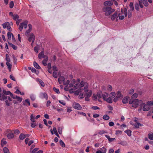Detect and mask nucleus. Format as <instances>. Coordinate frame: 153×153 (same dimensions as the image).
<instances>
[{
	"mask_svg": "<svg viewBox=\"0 0 153 153\" xmlns=\"http://www.w3.org/2000/svg\"><path fill=\"white\" fill-rule=\"evenodd\" d=\"M102 11L105 12L106 16H108L115 11L114 9H112L111 7H104L102 9Z\"/></svg>",
	"mask_w": 153,
	"mask_h": 153,
	"instance_id": "nucleus-1",
	"label": "nucleus"
},
{
	"mask_svg": "<svg viewBox=\"0 0 153 153\" xmlns=\"http://www.w3.org/2000/svg\"><path fill=\"white\" fill-rule=\"evenodd\" d=\"M28 23V21L27 20L25 21L24 22L21 23L19 26V29L20 30L23 29V28H26L27 27V24Z\"/></svg>",
	"mask_w": 153,
	"mask_h": 153,
	"instance_id": "nucleus-2",
	"label": "nucleus"
},
{
	"mask_svg": "<svg viewBox=\"0 0 153 153\" xmlns=\"http://www.w3.org/2000/svg\"><path fill=\"white\" fill-rule=\"evenodd\" d=\"M2 26L4 29L7 28V29L9 31H11V28L10 27V24L8 22H5L2 24Z\"/></svg>",
	"mask_w": 153,
	"mask_h": 153,
	"instance_id": "nucleus-3",
	"label": "nucleus"
},
{
	"mask_svg": "<svg viewBox=\"0 0 153 153\" xmlns=\"http://www.w3.org/2000/svg\"><path fill=\"white\" fill-rule=\"evenodd\" d=\"M35 37L34 34L33 33H31L30 34L28 40L30 42H32V43H33L35 40Z\"/></svg>",
	"mask_w": 153,
	"mask_h": 153,
	"instance_id": "nucleus-4",
	"label": "nucleus"
},
{
	"mask_svg": "<svg viewBox=\"0 0 153 153\" xmlns=\"http://www.w3.org/2000/svg\"><path fill=\"white\" fill-rule=\"evenodd\" d=\"M73 106L75 109L80 110L82 109V107L81 105L78 103L74 102L73 104Z\"/></svg>",
	"mask_w": 153,
	"mask_h": 153,
	"instance_id": "nucleus-5",
	"label": "nucleus"
},
{
	"mask_svg": "<svg viewBox=\"0 0 153 153\" xmlns=\"http://www.w3.org/2000/svg\"><path fill=\"white\" fill-rule=\"evenodd\" d=\"M7 96L4 95L1 93V88H0V100L1 101H3L7 99Z\"/></svg>",
	"mask_w": 153,
	"mask_h": 153,
	"instance_id": "nucleus-6",
	"label": "nucleus"
},
{
	"mask_svg": "<svg viewBox=\"0 0 153 153\" xmlns=\"http://www.w3.org/2000/svg\"><path fill=\"white\" fill-rule=\"evenodd\" d=\"M143 105H144L143 108V111H147L149 110L150 107H149L147 104H146L145 103H143L141 104V107H142Z\"/></svg>",
	"mask_w": 153,
	"mask_h": 153,
	"instance_id": "nucleus-7",
	"label": "nucleus"
},
{
	"mask_svg": "<svg viewBox=\"0 0 153 153\" xmlns=\"http://www.w3.org/2000/svg\"><path fill=\"white\" fill-rule=\"evenodd\" d=\"M39 97L41 99L45 98L46 100H47L48 98V95L46 93L44 92L40 93L39 94Z\"/></svg>",
	"mask_w": 153,
	"mask_h": 153,
	"instance_id": "nucleus-8",
	"label": "nucleus"
},
{
	"mask_svg": "<svg viewBox=\"0 0 153 153\" xmlns=\"http://www.w3.org/2000/svg\"><path fill=\"white\" fill-rule=\"evenodd\" d=\"M139 105V100L137 99H135L134 100V102L132 105V107L136 108Z\"/></svg>",
	"mask_w": 153,
	"mask_h": 153,
	"instance_id": "nucleus-9",
	"label": "nucleus"
},
{
	"mask_svg": "<svg viewBox=\"0 0 153 153\" xmlns=\"http://www.w3.org/2000/svg\"><path fill=\"white\" fill-rule=\"evenodd\" d=\"M113 4L112 2L109 1H105L104 3V4L105 7H111Z\"/></svg>",
	"mask_w": 153,
	"mask_h": 153,
	"instance_id": "nucleus-10",
	"label": "nucleus"
},
{
	"mask_svg": "<svg viewBox=\"0 0 153 153\" xmlns=\"http://www.w3.org/2000/svg\"><path fill=\"white\" fill-rule=\"evenodd\" d=\"M7 136L8 139H10L13 138L14 137L13 133L11 132L8 133Z\"/></svg>",
	"mask_w": 153,
	"mask_h": 153,
	"instance_id": "nucleus-11",
	"label": "nucleus"
},
{
	"mask_svg": "<svg viewBox=\"0 0 153 153\" xmlns=\"http://www.w3.org/2000/svg\"><path fill=\"white\" fill-rule=\"evenodd\" d=\"M65 79L63 76H60L58 78V81L59 84H61L62 82L65 81Z\"/></svg>",
	"mask_w": 153,
	"mask_h": 153,
	"instance_id": "nucleus-12",
	"label": "nucleus"
},
{
	"mask_svg": "<svg viewBox=\"0 0 153 153\" xmlns=\"http://www.w3.org/2000/svg\"><path fill=\"white\" fill-rule=\"evenodd\" d=\"M108 96V94L106 92H104L102 94V97L104 100H105L107 99Z\"/></svg>",
	"mask_w": 153,
	"mask_h": 153,
	"instance_id": "nucleus-13",
	"label": "nucleus"
},
{
	"mask_svg": "<svg viewBox=\"0 0 153 153\" xmlns=\"http://www.w3.org/2000/svg\"><path fill=\"white\" fill-rule=\"evenodd\" d=\"M70 81H69V80H67L66 82H65V81L64 82H63V84L64 85H67L66 86H65V88H64V90H65V91H68L67 90H66V88L68 87V85L70 83Z\"/></svg>",
	"mask_w": 153,
	"mask_h": 153,
	"instance_id": "nucleus-14",
	"label": "nucleus"
},
{
	"mask_svg": "<svg viewBox=\"0 0 153 153\" xmlns=\"http://www.w3.org/2000/svg\"><path fill=\"white\" fill-rule=\"evenodd\" d=\"M117 12H115L112 15L111 19L112 21L114 20L117 17Z\"/></svg>",
	"mask_w": 153,
	"mask_h": 153,
	"instance_id": "nucleus-15",
	"label": "nucleus"
},
{
	"mask_svg": "<svg viewBox=\"0 0 153 153\" xmlns=\"http://www.w3.org/2000/svg\"><path fill=\"white\" fill-rule=\"evenodd\" d=\"M133 125L135 126V128H138L139 127V126H142L143 125L139 123L138 122H137V123H135L134 124H133Z\"/></svg>",
	"mask_w": 153,
	"mask_h": 153,
	"instance_id": "nucleus-16",
	"label": "nucleus"
},
{
	"mask_svg": "<svg viewBox=\"0 0 153 153\" xmlns=\"http://www.w3.org/2000/svg\"><path fill=\"white\" fill-rule=\"evenodd\" d=\"M33 65L34 67L36 68L39 69L41 68L39 66V65L38 64V63L34 61L33 62Z\"/></svg>",
	"mask_w": 153,
	"mask_h": 153,
	"instance_id": "nucleus-17",
	"label": "nucleus"
},
{
	"mask_svg": "<svg viewBox=\"0 0 153 153\" xmlns=\"http://www.w3.org/2000/svg\"><path fill=\"white\" fill-rule=\"evenodd\" d=\"M118 144L123 146H125L127 145V143L126 141H120L119 142Z\"/></svg>",
	"mask_w": 153,
	"mask_h": 153,
	"instance_id": "nucleus-18",
	"label": "nucleus"
},
{
	"mask_svg": "<svg viewBox=\"0 0 153 153\" xmlns=\"http://www.w3.org/2000/svg\"><path fill=\"white\" fill-rule=\"evenodd\" d=\"M78 87H79L78 84H76L74 85V87L73 88H71V91H72V92H73L74 90H75L76 89H77L78 88Z\"/></svg>",
	"mask_w": 153,
	"mask_h": 153,
	"instance_id": "nucleus-19",
	"label": "nucleus"
},
{
	"mask_svg": "<svg viewBox=\"0 0 153 153\" xmlns=\"http://www.w3.org/2000/svg\"><path fill=\"white\" fill-rule=\"evenodd\" d=\"M76 83V80L75 79H73L71 82V83L69 84V87L71 88L73 87L74 86V84Z\"/></svg>",
	"mask_w": 153,
	"mask_h": 153,
	"instance_id": "nucleus-20",
	"label": "nucleus"
},
{
	"mask_svg": "<svg viewBox=\"0 0 153 153\" xmlns=\"http://www.w3.org/2000/svg\"><path fill=\"white\" fill-rule=\"evenodd\" d=\"M8 44L11 47H12V48L14 50H16L17 49V46L13 44L12 43L8 42Z\"/></svg>",
	"mask_w": 153,
	"mask_h": 153,
	"instance_id": "nucleus-21",
	"label": "nucleus"
},
{
	"mask_svg": "<svg viewBox=\"0 0 153 153\" xmlns=\"http://www.w3.org/2000/svg\"><path fill=\"white\" fill-rule=\"evenodd\" d=\"M105 100L108 103H111L113 102L112 98L111 97H109L107 98Z\"/></svg>",
	"mask_w": 153,
	"mask_h": 153,
	"instance_id": "nucleus-22",
	"label": "nucleus"
},
{
	"mask_svg": "<svg viewBox=\"0 0 153 153\" xmlns=\"http://www.w3.org/2000/svg\"><path fill=\"white\" fill-rule=\"evenodd\" d=\"M88 92L86 93L85 95L86 96L90 97L92 94V91L91 90H90Z\"/></svg>",
	"mask_w": 153,
	"mask_h": 153,
	"instance_id": "nucleus-23",
	"label": "nucleus"
},
{
	"mask_svg": "<svg viewBox=\"0 0 153 153\" xmlns=\"http://www.w3.org/2000/svg\"><path fill=\"white\" fill-rule=\"evenodd\" d=\"M3 94L6 95H10L11 92L9 91H6L5 90H3Z\"/></svg>",
	"mask_w": 153,
	"mask_h": 153,
	"instance_id": "nucleus-24",
	"label": "nucleus"
},
{
	"mask_svg": "<svg viewBox=\"0 0 153 153\" xmlns=\"http://www.w3.org/2000/svg\"><path fill=\"white\" fill-rule=\"evenodd\" d=\"M122 102L123 103L126 104L128 102V98L126 97L124 98L123 99Z\"/></svg>",
	"mask_w": 153,
	"mask_h": 153,
	"instance_id": "nucleus-25",
	"label": "nucleus"
},
{
	"mask_svg": "<svg viewBox=\"0 0 153 153\" xmlns=\"http://www.w3.org/2000/svg\"><path fill=\"white\" fill-rule=\"evenodd\" d=\"M19 137L20 139L23 140L26 137V136H25V135L23 134H21L19 135Z\"/></svg>",
	"mask_w": 153,
	"mask_h": 153,
	"instance_id": "nucleus-26",
	"label": "nucleus"
},
{
	"mask_svg": "<svg viewBox=\"0 0 153 153\" xmlns=\"http://www.w3.org/2000/svg\"><path fill=\"white\" fill-rule=\"evenodd\" d=\"M132 11L131 10H128V18H131L132 15Z\"/></svg>",
	"mask_w": 153,
	"mask_h": 153,
	"instance_id": "nucleus-27",
	"label": "nucleus"
},
{
	"mask_svg": "<svg viewBox=\"0 0 153 153\" xmlns=\"http://www.w3.org/2000/svg\"><path fill=\"white\" fill-rule=\"evenodd\" d=\"M43 51H42L40 53H39V54L38 55V57L39 59H42V58L43 56Z\"/></svg>",
	"mask_w": 153,
	"mask_h": 153,
	"instance_id": "nucleus-28",
	"label": "nucleus"
},
{
	"mask_svg": "<svg viewBox=\"0 0 153 153\" xmlns=\"http://www.w3.org/2000/svg\"><path fill=\"white\" fill-rule=\"evenodd\" d=\"M6 64L8 68L9 69L10 71L11 69L12 65L11 64L9 63V62H6Z\"/></svg>",
	"mask_w": 153,
	"mask_h": 153,
	"instance_id": "nucleus-29",
	"label": "nucleus"
},
{
	"mask_svg": "<svg viewBox=\"0 0 153 153\" xmlns=\"http://www.w3.org/2000/svg\"><path fill=\"white\" fill-rule=\"evenodd\" d=\"M141 1L145 6L147 7L148 5L149 4L146 0H141Z\"/></svg>",
	"mask_w": 153,
	"mask_h": 153,
	"instance_id": "nucleus-30",
	"label": "nucleus"
},
{
	"mask_svg": "<svg viewBox=\"0 0 153 153\" xmlns=\"http://www.w3.org/2000/svg\"><path fill=\"white\" fill-rule=\"evenodd\" d=\"M102 151V153H106V149L104 147H103L102 148L100 149V150Z\"/></svg>",
	"mask_w": 153,
	"mask_h": 153,
	"instance_id": "nucleus-31",
	"label": "nucleus"
},
{
	"mask_svg": "<svg viewBox=\"0 0 153 153\" xmlns=\"http://www.w3.org/2000/svg\"><path fill=\"white\" fill-rule=\"evenodd\" d=\"M102 93L101 91H99L97 92V97L99 98H100L102 97Z\"/></svg>",
	"mask_w": 153,
	"mask_h": 153,
	"instance_id": "nucleus-32",
	"label": "nucleus"
},
{
	"mask_svg": "<svg viewBox=\"0 0 153 153\" xmlns=\"http://www.w3.org/2000/svg\"><path fill=\"white\" fill-rule=\"evenodd\" d=\"M7 143V142L4 140L3 139L1 141V146H4Z\"/></svg>",
	"mask_w": 153,
	"mask_h": 153,
	"instance_id": "nucleus-33",
	"label": "nucleus"
},
{
	"mask_svg": "<svg viewBox=\"0 0 153 153\" xmlns=\"http://www.w3.org/2000/svg\"><path fill=\"white\" fill-rule=\"evenodd\" d=\"M48 60V59H47V58L46 59H44L42 60V64L44 66H45L47 65V62Z\"/></svg>",
	"mask_w": 153,
	"mask_h": 153,
	"instance_id": "nucleus-34",
	"label": "nucleus"
},
{
	"mask_svg": "<svg viewBox=\"0 0 153 153\" xmlns=\"http://www.w3.org/2000/svg\"><path fill=\"white\" fill-rule=\"evenodd\" d=\"M3 151L4 153H9V149L6 147L3 148Z\"/></svg>",
	"mask_w": 153,
	"mask_h": 153,
	"instance_id": "nucleus-35",
	"label": "nucleus"
},
{
	"mask_svg": "<svg viewBox=\"0 0 153 153\" xmlns=\"http://www.w3.org/2000/svg\"><path fill=\"white\" fill-rule=\"evenodd\" d=\"M12 17L14 20H16L19 18V16L17 14H16L14 15Z\"/></svg>",
	"mask_w": 153,
	"mask_h": 153,
	"instance_id": "nucleus-36",
	"label": "nucleus"
},
{
	"mask_svg": "<svg viewBox=\"0 0 153 153\" xmlns=\"http://www.w3.org/2000/svg\"><path fill=\"white\" fill-rule=\"evenodd\" d=\"M122 96V95L121 94L120 92V91H118L116 97L119 98H120Z\"/></svg>",
	"mask_w": 153,
	"mask_h": 153,
	"instance_id": "nucleus-37",
	"label": "nucleus"
},
{
	"mask_svg": "<svg viewBox=\"0 0 153 153\" xmlns=\"http://www.w3.org/2000/svg\"><path fill=\"white\" fill-rule=\"evenodd\" d=\"M125 132L127 134L128 136H130L131 135V131L129 130H127L125 131Z\"/></svg>",
	"mask_w": 153,
	"mask_h": 153,
	"instance_id": "nucleus-38",
	"label": "nucleus"
},
{
	"mask_svg": "<svg viewBox=\"0 0 153 153\" xmlns=\"http://www.w3.org/2000/svg\"><path fill=\"white\" fill-rule=\"evenodd\" d=\"M138 94L136 93H134L131 96V98L133 99H135L137 97Z\"/></svg>",
	"mask_w": 153,
	"mask_h": 153,
	"instance_id": "nucleus-39",
	"label": "nucleus"
},
{
	"mask_svg": "<svg viewBox=\"0 0 153 153\" xmlns=\"http://www.w3.org/2000/svg\"><path fill=\"white\" fill-rule=\"evenodd\" d=\"M30 97L32 100L34 101L35 100L36 98L35 96L33 94H31L30 96Z\"/></svg>",
	"mask_w": 153,
	"mask_h": 153,
	"instance_id": "nucleus-40",
	"label": "nucleus"
},
{
	"mask_svg": "<svg viewBox=\"0 0 153 153\" xmlns=\"http://www.w3.org/2000/svg\"><path fill=\"white\" fill-rule=\"evenodd\" d=\"M129 7L131 9V10L133 11L134 10V7L133 6V3L132 2H131L129 4Z\"/></svg>",
	"mask_w": 153,
	"mask_h": 153,
	"instance_id": "nucleus-41",
	"label": "nucleus"
},
{
	"mask_svg": "<svg viewBox=\"0 0 153 153\" xmlns=\"http://www.w3.org/2000/svg\"><path fill=\"white\" fill-rule=\"evenodd\" d=\"M6 60L7 61V62H10V60L9 56L8 54H6Z\"/></svg>",
	"mask_w": 153,
	"mask_h": 153,
	"instance_id": "nucleus-42",
	"label": "nucleus"
},
{
	"mask_svg": "<svg viewBox=\"0 0 153 153\" xmlns=\"http://www.w3.org/2000/svg\"><path fill=\"white\" fill-rule=\"evenodd\" d=\"M59 143L62 147H65V143L62 140H59Z\"/></svg>",
	"mask_w": 153,
	"mask_h": 153,
	"instance_id": "nucleus-43",
	"label": "nucleus"
},
{
	"mask_svg": "<svg viewBox=\"0 0 153 153\" xmlns=\"http://www.w3.org/2000/svg\"><path fill=\"white\" fill-rule=\"evenodd\" d=\"M11 34L12 35H13V34L10 32H8L7 33L8 38L9 40L11 39Z\"/></svg>",
	"mask_w": 153,
	"mask_h": 153,
	"instance_id": "nucleus-44",
	"label": "nucleus"
},
{
	"mask_svg": "<svg viewBox=\"0 0 153 153\" xmlns=\"http://www.w3.org/2000/svg\"><path fill=\"white\" fill-rule=\"evenodd\" d=\"M30 120L32 122L34 123L35 122V117H34L33 116V114H31L30 115Z\"/></svg>",
	"mask_w": 153,
	"mask_h": 153,
	"instance_id": "nucleus-45",
	"label": "nucleus"
},
{
	"mask_svg": "<svg viewBox=\"0 0 153 153\" xmlns=\"http://www.w3.org/2000/svg\"><path fill=\"white\" fill-rule=\"evenodd\" d=\"M148 138L151 140H153V133L149 134H148Z\"/></svg>",
	"mask_w": 153,
	"mask_h": 153,
	"instance_id": "nucleus-46",
	"label": "nucleus"
},
{
	"mask_svg": "<svg viewBox=\"0 0 153 153\" xmlns=\"http://www.w3.org/2000/svg\"><path fill=\"white\" fill-rule=\"evenodd\" d=\"M16 99H17V100L19 102H21L22 100V97H19V96H16Z\"/></svg>",
	"mask_w": 153,
	"mask_h": 153,
	"instance_id": "nucleus-47",
	"label": "nucleus"
},
{
	"mask_svg": "<svg viewBox=\"0 0 153 153\" xmlns=\"http://www.w3.org/2000/svg\"><path fill=\"white\" fill-rule=\"evenodd\" d=\"M58 131L59 134H62V127H59L58 128Z\"/></svg>",
	"mask_w": 153,
	"mask_h": 153,
	"instance_id": "nucleus-48",
	"label": "nucleus"
},
{
	"mask_svg": "<svg viewBox=\"0 0 153 153\" xmlns=\"http://www.w3.org/2000/svg\"><path fill=\"white\" fill-rule=\"evenodd\" d=\"M110 117L109 116H108L106 115H105L103 116V119L107 120L109 119Z\"/></svg>",
	"mask_w": 153,
	"mask_h": 153,
	"instance_id": "nucleus-49",
	"label": "nucleus"
},
{
	"mask_svg": "<svg viewBox=\"0 0 153 153\" xmlns=\"http://www.w3.org/2000/svg\"><path fill=\"white\" fill-rule=\"evenodd\" d=\"M53 76L56 78L57 77V73L56 71H54L53 72Z\"/></svg>",
	"mask_w": 153,
	"mask_h": 153,
	"instance_id": "nucleus-50",
	"label": "nucleus"
},
{
	"mask_svg": "<svg viewBox=\"0 0 153 153\" xmlns=\"http://www.w3.org/2000/svg\"><path fill=\"white\" fill-rule=\"evenodd\" d=\"M107 133V132L104 130H102L98 132V134L100 135H102L103 134Z\"/></svg>",
	"mask_w": 153,
	"mask_h": 153,
	"instance_id": "nucleus-51",
	"label": "nucleus"
},
{
	"mask_svg": "<svg viewBox=\"0 0 153 153\" xmlns=\"http://www.w3.org/2000/svg\"><path fill=\"white\" fill-rule=\"evenodd\" d=\"M139 5L137 3H135V9L137 10L138 11L139 9Z\"/></svg>",
	"mask_w": 153,
	"mask_h": 153,
	"instance_id": "nucleus-52",
	"label": "nucleus"
},
{
	"mask_svg": "<svg viewBox=\"0 0 153 153\" xmlns=\"http://www.w3.org/2000/svg\"><path fill=\"white\" fill-rule=\"evenodd\" d=\"M14 6V3L13 1H11L9 4V7L10 8H13Z\"/></svg>",
	"mask_w": 153,
	"mask_h": 153,
	"instance_id": "nucleus-53",
	"label": "nucleus"
},
{
	"mask_svg": "<svg viewBox=\"0 0 153 153\" xmlns=\"http://www.w3.org/2000/svg\"><path fill=\"white\" fill-rule=\"evenodd\" d=\"M146 104L148 105L149 107L153 105L152 102V101H149L147 102Z\"/></svg>",
	"mask_w": 153,
	"mask_h": 153,
	"instance_id": "nucleus-54",
	"label": "nucleus"
},
{
	"mask_svg": "<svg viewBox=\"0 0 153 153\" xmlns=\"http://www.w3.org/2000/svg\"><path fill=\"white\" fill-rule=\"evenodd\" d=\"M53 91L57 94H59L60 92L59 91V89L58 88H56L55 87L53 88Z\"/></svg>",
	"mask_w": 153,
	"mask_h": 153,
	"instance_id": "nucleus-55",
	"label": "nucleus"
},
{
	"mask_svg": "<svg viewBox=\"0 0 153 153\" xmlns=\"http://www.w3.org/2000/svg\"><path fill=\"white\" fill-rule=\"evenodd\" d=\"M83 90H84V91L85 93L88 91V86H85V87L84 88Z\"/></svg>",
	"mask_w": 153,
	"mask_h": 153,
	"instance_id": "nucleus-56",
	"label": "nucleus"
},
{
	"mask_svg": "<svg viewBox=\"0 0 153 153\" xmlns=\"http://www.w3.org/2000/svg\"><path fill=\"white\" fill-rule=\"evenodd\" d=\"M31 71L33 72H34L36 74H37L36 71L38 73L39 72V71L38 70H36L34 68H31Z\"/></svg>",
	"mask_w": 153,
	"mask_h": 153,
	"instance_id": "nucleus-57",
	"label": "nucleus"
},
{
	"mask_svg": "<svg viewBox=\"0 0 153 153\" xmlns=\"http://www.w3.org/2000/svg\"><path fill=\"white\" fill-rule=\"evenodd\" d=\"M91 108L94 110L100 109L99 108L98 106H93Z\"/></svg>",
	"mask_w": 153,
	"mask_h": 153,
	"instance_id": "nucleus-58",
	"label": "nucleus"
},
{
	"mask_svg": "<svg viewBox=\"0 0 153 153\" xmlns=\"http://www.w3.org/2000/svg\"><path fill=\"white\" fill-rule=\"evenodd\" d=\"M38 149V148H35L32 150L31 153H36V152H37Z\"/></svg>",
	"mask_w": 153,
	"mask_h": 153,
	"instance_id": "nucleus-59",
	"label": "nucleus"
},
{
	"mask_svg": "<svg viewBox=\"0 0 153 153\" xmlns=\"http://www.w3.org/2000/svg\"><path fill=\"white\" fill-rule=\"evenodd\" d=\"M85 82L83 81H81L80 83V86L81 87H82L84 86L85 85Z\"/></svg>",
	"mask_w": 153,
	"mask_h": 153,
	"instance_id": "nucleus-60",
	"label": "nucleus"
},
{
	"mask_svg": "<svg viewBox=\"0 0 153 153\" xmlns=\"http://www.w3.org/2000/svg\"><path fill=\"white\" fill-rule=\"evenodd\" d=\"M118 17H119V19L120 20L123 19L124 18V16H120V14H118Z\"/></svg>",
	"mask_w": 153,
	"mask_h": 153,
	"instance_id": "nucleus-61",
	"label": "nucleus"
},
{
	"mask_svg": "<svg viewBox=\"0 0 153 153\" xmlns=\"http://www.w3.org/2000/svg\"><path fill=\"white\" fill-rule=\"evenodd\" d=\"M54 71H58L57 67L56 65H54L52 67Z\"/></svg>",
	"mask_w": 153,
	"mask_h": 153,
	"instance_id": "nucleus-62",
	"label": "nucleus"
},
{
	"mask_svg": "<svg viewBox=\"0 0 153 153\" xmlns=\"http://www.w3.org/2000/svg\"><path fill=\"white\" fill-rule=\"evenodd\" d=\"M21 20H22V19H18L17 20L16 22V23L17 25H19V23L21 22Z\"/></svg>",
	"mask_w": 153,
	"mask_h": 153,
	"instance_id": "nucleus-63",
	"label": "nucleus"
},
{
	"mask_svg": "<svg viewBox=\"0 0 153 153\" xmlns=\"http://www.w3.org/2000/svg\"><path fill=\"white\" fill-rule=\"evenodd\" d=\"M14 133L15 134H18L19 133V131L18 129H16L14 131Z\"/></svg>",
	"mask_w": 153,
	"mask_h": 153,
	"instance_id": "nucleus-64",
	"label": "nucleus"
}]
</instances>
